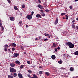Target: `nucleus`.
<instances>
[{"label": "nucleus", "mask_w": 78, "mask_h": 78, "mask_svg": "<svg viewBox=\"0 0 78 78\" xmlns=\"http://www.w3.org/2000/svg\"><path fill=\"white\" fill-rule=\"evenodd\" d=\"M24 54H26V52H24Z\"/></svg>", "instance_id": "obj_61"}, {"label": "nucleus", "mask_w": 78, "mask_h": 78, "mask_svg": "<svg viewBox=\"0 0 78 78\" xmlns=\"http://www.w3.org/2000/svg\"><path fill=\"white\" fill-rule=\"evenodd\" d=\"M57 49H58V50H60V48L59 47L57 48Z\"/></svg>", "instance_id": "obj_49"}, {"label": "nucleus", "mask_w": 78, "mask_h": 78, "mask_svg": "<svg viewBox=\"0 0 78 78\" xmlns=\"http://www.w3.org/2000/svg\"><path fill=\"white\" fill-rule=\"evenodd\" d=\"M28 72L29 73H31L32 72V71L31 70H28Z\"/></svg>", "instance_id": "obj_28"}, {"label": "nucleus", "mask_w": 78, "mask_h": 78, "mask_svg": "<svg viewBox=\"0 0 78 78\" xmlns=\"http://www.w3.org/2000/svg\"><path fill=\"white\" fill-rule=\"evenodd\" d=\"M67 45H68L69 46V48H73L74 47V44H73L72 43L69 42H67Z\"/></svg>", "instance_id": "obj_1"}, {"label": "nucleus", "mask_w": 78, "mask_h": 78, "mask_svg": "<svg viewBox=\"0 0 78 78\" xmlns=\"http://www.w3.org/2000/svg\"><path fill=\"white\" fill-rule=\"evenodd\" d=\"M74 54L75 55H78V51H76L74 53Z\"/></svg>", "instance_id": "obj_20"}, {"label": "nucleus", "mask_w": 78, "mask_h": 78, "mask_svg": "<svg viewBox=\"0 0 78 78\" xmlns=\"http://www.w3.org/2000/svg\"><path fill=\"white\" fill-rule=\"evenodd\" d=\"M39 68H40V69H41V66H40L39 67Z\"/></svg>", "instance_id": "obj_58"}, {"label": "nucleus", "mask_w": 78, "mask_h": 78, "mask_svg": "<svg viewBox=\"0 0 78 78\" xmlns=\"http://www.w3.org/2000/svg\"><path fill=\"white\" fill-rule=\"evenodd\" d=\"M65 16L66 17V20H68V19L69 18V16H67V15H66Z\"/></svg>", "instance_id": "obj_22"}, {"label": "nucleus", "mask_w": 78, "mask_h": 78, "mask_svg": "<svg viewBox=\"0 0 78 78\" xmlns=\"http://www.w3.org/2000/svg\"><path fill=\"white\" fill-rule=\"evenodd\" d=\"M27 76H28L29 78H32V77L31 76H30V74L27 75Z\"/></svg>", "instance_id": "obj_27"}, {"label": "nucleus", "mask_w": 78, "mask_h": 78, "mask_svg": "<svg viewBox=\"0 0 78 78\" xmlns=\"http://www.w3.org/2000/svg\"><path fill=\"white\" fill-rule=\"evenodd\" d=\"M58 62L59 64H62V60L59 61Z\"/></svg>", "instance_id": "obj_18"}, {"label": "nucleus", "mask_w": 78, "mask_h": 78, "mask_svg": "<svg viewBox=\"0 0 78 78\" xmlns=\"http://www.w3.org/2000/svg\"><path fill=\"white\" fill-rule=\"evenodd\" d=\"M8 50H9V51H10V49H8Z\"/></svg>", "instance_id": "obj_59"}, {"label": "nucleus", "mask_w": 78, "mask_h": 78, "mask_svg": "<svg viewBox=\"0 0 78 78\" xmlns=\"http://www.w3.org/2000/svg\"><path fill=\"white\" fill-rule=\"evenodd\" d=\"M39 74H42V71H40L39 72Z\"/></svg>", "instance_id": "obj_37"}, {"label": "nucleus", "mask_w": 78, "mask_h": 78, "mask_svg": "<svg viewBox=\"0 0 78 78\" xmlns=\"http://www.w3.org/2000/svg\"><path fill=\"white\" fill-rule=\"evenodd\" d=\"M48 39L47 38H46V39L44 40V41H48Z\"/></svg>", "instance_id": "obj_42"}, {"label": "nucleus", "mask_w": 78, "mask_h": 78, "mask_svg": "<svg viewBox=\"0 0 78 78\" xmlns=\"http://www.w3.org/2000/svg\"><path fill=\"white\" fill-rule=\"evenodd\" d=\"M10 20L11 21H14V17H10Z\"/></svg>", "instance_id": "obj_10"}, {"label": "nucleus", "mask_w": 78, "mask_h": 78, "mask_svg": "<svg viewBox=\"0 0 78 78\" xmlns=\"http://www.w3.org/2000/svg\"><path fill=\"white\" fill-rule=\"evenodd\" d=\"M44 36H49V34L45 33L44 34Z\"/></svg>", "instance_id": "obj_23"}, {"label": "nucleus", "mask_w": 78, "mask_h": 78, "mask_svg": "<svg viewBox=\"0 0 78 78\" xmlns=\"http://www.w3.org/2000/svg\"><path fill=\"white\" fill-rule=\"evenodd\" d=\"M21 49H22L23 50H24V48H23V47H22V46H21Z\"/></svg>", "instance_id": "obj_36"}, {"label": "nucleus", "mask_w": 78, "mask_h": 78, "mask_svg": "<svg viewBox=\"0 0 78 78\" xmlns=\"http://www.w3.org/2000/svg\"><path fill=\"white\" fill-rule=\"evenodd\" d=\"M10 66L12 67H14L15 66V64L14 63H11L10 64Z\"/></svg>", "instance_id": "obj_4"}, {"label": "nucleus", "mask_w": 78, "mask_h": 78, "mask_svg": "<svg viewBox=\"0 0 78 78\" xmlns=\"http://www.w3.org/2000/svg\"><path fill=\"white\" fill-rule=\"evenodd\" d=\"M75 23H73L72 25V27L73 28H75Z\"/></svg>", "instance_id": "obj_21"}, {"label": "nucleus", "mask_w": 78, "mask_h": 78, "mask_svg": "<svg viewBox=\"0 0 78 78\" xmlns=\"http://www.w3.org/2000/svg\"><path fill=\"white\" fill-rule=\"evenodd\" d=\"M0 26H2V21L0 20Z\"/></svg>", "instance_id": "obj_40"}, {"label": "nucleus", "mask_w": 78, "mask_h": 78, "mask_svg": "<svg viewBox=\"0 0 78 78\" xmlns=\"http://www.w3.org/2000/svg\"><path fill=\"white\" fill-rule=\"evenodd\" d=\"M12 76H14V77H16V76H17V74L16 73H14L12 75Z\"/></svg>", "instance_id": "obj_15"}, {"label": "nucleus", "mask_w": 78, "mask_h": 78, "mask_svg": "<svg viewBox=\"0 0 78 78\" xmlns=\"http://www.w3.org/2000/svg\"><path fill=\"white\" fill-rule=\"evenodd\" d=\"M69 8H70V9H72V6H69Z\"/></svg>", "instance_id": "obj_47"}, {"label": "nucleus", "mask_w": 78, "mask_h": 78, "mask_svg": "<svg viewBox=\"0 0 78 78\" xmlns=\"http://www.w3.org/2000/svg\"><path fill=\"white\" fill-rule=\"evenodd\" d=\"M27 18L29 19V20H31L32 19V16L31 15H28L27 16Z\"/></svg>", "instance_id": "obj_3"}, {"label": "nucleus", "mask_w": 78, "mask_h": 78, "mask_svg": "<svg viewBox=\"0 0 78 78\" xmlns=\"http://www.w3.org/2000/svg\"><path fill=\"white\" fill-rule=\"evenodd\" d=\"M36 17H37V18H42V17H41V16L40 14H37L36 16Z\"/></svg>", "instance_id": "obj_8"}, {"label": "nucleus", "mask_w": 78, "mask_h": 78, "mask_svg": "<svg viewBox=\"0 0 78 78\" xmlns=\"http://www.w3.org/2000/svg\"><path fill=\"white\" fill-rule=\"evenodd\" d=\"M72 23H74V22H75V20H73L72 21Z\"/></svg>", "instance_id": "obj_51"}, {"label": "nucleus", "mask_w": 78, "mask_h": 78, "mask_svg": "<svg viewBox=\"0 0 78 78\" xmlns=\"http://www.w3.org/2000/svg\"><path fill=\"white\" fill-rule=\"evenodd\" d=\"M1 28H2V30H3H3H4V27L3 26H1Z\"/></svg>", "instance_id": "obj_31"}, {"label": "nucleus", "mask_w": 78, "mask_h": 78, "mask_svg": "<svg viewBox=\"0 0 78 78\" xmlns=\"http://www.w3.org/2000/svg\"><path fill=\"white\" fill-rule=\"evenodd\" d=\"M55 51H58V50L57 49L55 48Z\"/></svg>", "instance_id": "obj_46"}, {"label": "nucleus", "mask_w": 78, "mask_h": 78, "mask_svg": "<svg viewBox=\"0 0 78 78\" xmlns=\"http://www.w3.org/2000/svg\"><path fill=\"white\" fill-rule=\"evenodd\" d=\"M26 27H27V28H28V25H26Z\"/></svg>", "instance_id": "obj_55"}, {"label": "nucleus", "mask_w": 78, "mask_h": 78, "mask_svg": "<svg viewBox=\"0 0 78 78\" xmlns=\"http://www.w3.org/2000/svg\"><path fill=\"white\" fill-rule=\"evenodd\" d=\"M4 51H7V49L6 48H4Z\"/></svg>", "instance_id": "obj_35"}, {"label": "nucleus", "mask_w": 78, "mask_h": 78, "mask_svg": "<svg viewBox=\"0 0 78 78\" xmlns=\"http://www.w3.org/2000/svg\"><path fill=\"white\" fill-rule=\"evenodd\" d=\"M51 58L52 59H55V58H56V57L55 56V55H52L51 56Z\"/></svg>", "instance_id": "obj_14"}, {"label": "nucleus", "mask_w": 78, "mask_h": 78, "mask_svg": "<svg viewBox=\"0 0 78 78\" xmlns=\"http://www.w3.org/2000/svg\"><path fill=\"white\" fill-rule=\"evenodd\" d=\"M12 46H13V47H16V44H14V43H13L12 44Z\"/></svg>", "instance_id": "obj_26"}, {"label": "nucleus", "mask_w": 78, "mask_h": 78, "mask_svg": "<svg viewBox=\"0 0 78 78\" xmlns=\"http://www.w3.org/2000/svg\"><path fill=\"white\" fill-rule=\"evenodd\" d=\"M8 47H9V46L8 44H5V48H8Z\"/></svg>", "instance_id": "obj_19"}, {"label": "nucleus", "mask_w": 78, "mask_h": 78, "mask_svg": "<svg viewBox=\"0 0 78 78\" xmlns=\"http://www.w3.org/2000/svg\"><path fill=\"white\" fill-rule=\"evenodd\" d=\"M19 53H15L14 54V57H15V58H16V57H17V56H19Z\"/></svg>", "instance_id": "obj_5"}, {"label": "nucleus", "mask_w": 78, "mask_h": 78, "mask_svg": "<svg viewBox=\"0 0 78 78\" xmlns=\"http://www.w3.org/2000/svg\"><path fill=\"white\" fill-rule=\"evenodd\" d=\"M45 11H46V12H48L49 10L48 9H47L45 10Z\"/></svg>", "instance_id": "obj_45"}, {"label": "nucleus", "mask_w": 78, "mask_h": 78, "mask_svg": "<svg viewBox=\"0 0 78 78\" xmlns=\"http://www.w3.org/2000/svg\"><path fill=\"white\" fill-rule=\"evenodd\" d=\"M7 1L9 3H11V0H7Z\"/></svg>", "instance_id": "obj_38"}, {"label": "nucleus", "mask_w": 78, "mask_h": 78, "mask_svg": "<svg viewBox=\"0 0 78 78\" xmlns=\"http://www.w3.org/2000/svg\"><path fill=\"white\" fill-rule=\"evenodd\" d=\"M22 7L23 8H25V5H23L22 6Z\"/></svg>", "instance_id": "obj_32"}, {"label": "nucleus", "mask_w": 78, "mask_h": 78, "mask_svg": "<svg viewBox=\"0 0 78 78\" xmlns=\"http://www.w3.org/2000/svg\"><path fill=\"white\" fill-rule=\"evenodd\" d=\"M48 36L49 38H50V36L49 35Z\"/></svg>", "instance_id": "obj_57"}, {"label": "nucleus", "mask_w": 78, "mask_h": 78, "mask_svg": "<svg viewBox=\"0 0 78 78\" xmlns=\"http://www.w3.org/2000/svg\"><path fill=\"white\" fill-rule=\"evenodd\" d=\"M8 78H14V77H13V76H11L10 75H8Z\"/></svg>", "instance_id": "obj_16"}, {"label": "nucleus", "mask_w": 78, "mask_h": 78, "mask_svg": "<svg viewBox=\"0 0 78 78\" xmlns=\"http://www.w3.org/2000/svg\"><path fill=\"white\" fill-rule=\"evenodd\" d=\"M23 65H21L20 67V69H22L23 68Z\"/></svg>", "instance_id": "obj_33"}, {"label": "nucleus", "mask_w": 78, "mask_h": 78, "mask_svg": "<svg viewBox=\"0 0 78 78\" xmlns=\"http://www.w3.org/2000/svg\"><path fill=\"white\" fill-rule=\"evenodd\" d=\"M76 28L77 29H78V26H76Z\"/></svg>", "instance_id": "obj_53"}, {"label": "nucleus", "mask_w": 78, "mask_h": 78, "mask_svg": "<svg viewBox=\"0 0 78 78\" xmlns=\"http://www.w3.org/2000/svg\"><path fill=\"white\" fill-rule=\"evenodd\" d=\"M41 12H44V10H41Z\"/></svg>", "instance_id": "obj_48"}, {"label": "nucleus", "mask_w": 78, "mask_h": 78, "mask_svg": "<svg viewBox=\"0 0 78 78\" xmlns=\"http://www.w3.org/2000/svg\"><path fill=\"white\" fill-rule=\"evenodd\" d=\"M18 76L20 78H23V76H22V75L20 73H19L18 74Z\"/></svg>", "instance_id": "obj_7"}, {"label": "nucleus", "mask_w": 78, "mask_h": 78, "mask_svg": "<svg viewBox=\"0 0 78 78\" xmlns=\"http://www.w3.org/2000/svg\"><path fill=\"white\" fill-rule=\"evenodd\" d=\"M12 51H14V50H15V49L14 48H12Z\"/></svg>", "instance_id": "obj_44"}, {"label": "nucleus", "mask_w": 78, "mask_h": 78, "mask_svg": "<svg viewBox=\"0 0 78 78\" xmlns=\"http://www.w3.org/2000/svg\"><path fill=\"white\" fill-rule=\"evenodd\" d=\"M4 7L5 8H6L7 7V5L6 4H4Z\"/></svg>", "instance_id": "obj_34"}, {"label": "nucleus", "mask_w": 78, "mask_h": 78, "mask_svg": "<svg viewBox=\"0 0 78 78\" xmlns=\"http://www.w3.org/2000/svg\"><path fill=\"white\" fill-rule=\"evenodd\" d=\"M14 8L15 10H17L18 9L17 8V6L15 5L14 6Z\"/></svg>", "instance_id": "obj_13"}, {"label": "nucleus", "mask_w": 78, "mask_h": 78, "mask_svg": "<svg viewBox=\"0 0 78 78\" xmlns=\"http://www.w3.org/2000/svg\"><path fill=\"white\" fill-rule=\"evenodd\" d=\"M64 56H65V54H64L63 55Z\"/></svg>", "instance_id": "obj_63"}, {"label": "nucleus", "mask_w": 78, "mask_h": 78, "mask_svg": "<svg viewBox=\"0 0 78 78\" xmlns=\"http://www.w3.org/2000/svg\"><path fill=\"white\" fill-rule=\"evenodd\" d=\"M39 3H41V0H38Z\"/></svg>", "instance_id": "obj_50"}, {"label": "nucleus", "mask_w": 78, "mask_h": 78, "mask_svg": "<svg viewBox=\"0 0 78 78\" xmlns=\"http://www.w3.org/2000/svg\"><path fill=\"white\" fill-rule=\"evenodd\" d=\"M37 7H38V8H39L41 9H42V8L43 7L41 5H37V6H36Z\"/></svg>", "instance_id": "obj_9"}, {"label": "nucleus", "mask_w": 78, "mask_h": 78, "mask_svg": "<svg viewBox=\"0 0 78 78\" xmlns=\"http://www.w3.org/2000/svg\"><path fill=\"white\" fill-rule=\"evenodd\" d=\"M53 46L54 47H56V44H55V43H53Z\"/></svg>", "instance_id": "obj_24"}, {"label": "nucleus", "mask_w": 78, "mask_h": 78, "mask_svg": "<svg viewBox=\"0 0 78 78\" xmlns=\"http://www.w3.org/2000/svg\"><path fill=\"white\" fill-rule=\"evenodd\" d=\"M33 76H34L32 77V78H37V76L36 75L34 74Z\"/></svg>", "instance_id": "obj_12"}, {"label": "nucleus", "mask_w": 78, "mask_h": 78, "mask_svg": "<svg viewBox=\"0 0 78 78\" xmlns=\"http://www.w3.org/2000/svg\"><path fill=\"white\" fill-rule=\"evenodd\" d=\"M15 62L16 64H20V62L19 61H16Z\"/></svg>", "instance_id": "obj_17"}, {"label": "nucleus", "mask_w": 78, "mask_h": 78, "mask_svg": "<svg viewBox=\"0 0 78 78\" xmlns=\"http://www.w3.org/2000/svg\"><path fill=\"white\" fill-rule=\"evenodd\" d=\"M35 40H36V41H37V38H36Z\"/></svg>", "instance_id": "obj_52"}, {"label": "nucleus", "mask_w": 78, "mask_h": 78, "mask_svg": "<svg viewBox=\"0 0 78 78\" xmlns=\"http://www.w3.org/2000/svg\"><path fill=\"white\" fill-rule=\"evenodd\" d=\"M58 23V18H56L55 22V24H57Z\"/></svg>", "instance_id": "obj_6"}, {"label": "nucleus", "mask_w": 78, "mask_h": 78, "mask_svg": "<svg viewBox=\"0 0 78 78\" xmlns=\"http://www.w3.org/2000/svg\"><path fill=\"white\" fill-rule=\"evenodd\" d=\"M61 15V16H64V15H66V14L65 13H62Z\"/></svg>", "instance_id": "obj_29"}, {"label": "nucleus", "mask_w": 78, "mask_h": 78, "mask_svg": "<svg viewBox=\"0 0 78 78\" xmlns=\"http://www.w3.org/2000/svg\"><path fill=\"white\" fill-rule=\"evenodd\" d=\"M42 15L43 16H45V14L44 13H43L42 14Z\"/></svg>", "instance_id": "obj_43"}, {"label": "nucleus", "mask_w": 78, "mask_h": 78, "mask_svg": "<svg viewBox=\"0 0 78 78\" xmlns=\"http://www.w3.org/2000/svg\"><path fill=\"white\" fill-rule=\"evenodd\" d=\"M22 21H21L19 23V24L20 25H21V24H22Z\"/></svg>", "instance_id": "obj_41"}, {"label": "nucleus", "mask_w": 78, "mask_h": 78, "mask_svg": "<svg viewBox=\"0 0 78 78\" xmlns=\"http://www.w3.org/2000/svg\"><path fill=\"white\" fill-rule=\"evenodd\" d=\"M78 0H75V2H78Z\"/></svg>", "instance_id": "obj_54"}, {"label": "nucleus", "mask_w": 78, "mask_h": 78, "mask_svg": "<svg viewBox=\"0 0 78 78\" xmlns=\"http://www.w3.org/2000/svg\"><path fill=\"white\" fill-rule=\"evenodd\" d=\"M27 64H31V62H30V61H28L27 62Z\"/></svg>", "instance_id": "obj_30"}, {"label": "nucleus", "mask_w": 78, "mask_h": 78, "mask_svg": "<svg viewBox=\"0 0 78 78\" xmlns=\"http://www.w3.org/2000/svg\"><path fill=\"white\" fill-rule=\"evenodd\" d=\"M9 69L11 73H12V72L16 73V69L11 67H10Z\"/></svg>", "instance_id": "obj_2"}, {"label": "nucleus", "mask_w": 78, "mask_h": 78, "mask_svg": "<svg viewBox=\"0 0 78 78\" xmlns=\"http://www.w3.org/2000/svg\"><path fill=\"white\" fill-rule=\"evenodd\" d=\"M63 19H65V18H64V17H63Z\"/></svg>", "instance_id": "obj_60"}, {"label": "nucleus", "mask_w": 78, "mask_h": 78, "mask_svg": "<svg viewBox=\"0 0 78 78\" xmlns=\"http://www.w3.org/2000/svg\"><path fill=\"white\" fill-rule=\"evenodd\" d=\"M11 75H13V74H11Z\"/></svg>", "instance_id": "obj_62"}, {"label": "nucleus", "mask_w": 78, "mask_h": 78, "mask_svg": "<svg viewBox=\"0 0 78 78\" xmlns=\"http://www.w3.org/2000/svg\"><path fill=\"white\" fill-rule=\"evenodd\" d=\"M76 20L78 21V17L76 18Z\"/></svg>", "instance_id": "obj_56"}, {"label": "nucleus", "mask_w": 78, "mask_h": 78, "mask_svg": "<svg viewBox=\"0 0 78 78\" xmlns=\"http://www.w3.org/2000/svg\"><path fill=\"white\" fill-rule=\"evenodd\" d=\"M34 14V12H33V11H32L31 12V16H33V15Z\"/></svg>", "instance_id": "obj_39"}, {"label": "nucleus", "mask_w": 78, "mask_h": 78, "mask_svg": "<svg viewBox=\"0 0 78 78\" xmlns=\"http://www.w3.org/2000/svg\"><path fill=\"white\" fill-rule=\"evenodd\" d=\"M70 70L71 72H73V71L74 70V68L72 67H71L70 68Z\"/></svg>", "instance_id": "obj_11"}, {"label": "nucleus", "mask_w": 78, "mask_h": 78, "mask_svg": "<svg viewBox=\"0 0 78 78\" xmlns=\"http://www.w3.org/2000/svg\"><path fill=\"white\" fill-rule=\"evenodd\" d=\"M45 74L47 76H48L49 75V73L48 72H45Z\"/></svg>", "instance_id": "obj_25"}]
</instances>
